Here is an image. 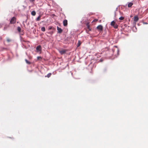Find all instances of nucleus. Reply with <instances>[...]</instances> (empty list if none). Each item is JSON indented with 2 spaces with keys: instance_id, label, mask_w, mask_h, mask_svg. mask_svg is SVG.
Instances as JSON below:
<instances>
[{
  "instance_id": "f257e3e1",
  "label": "nucleus",
  "mask_w": 148,
  "mask_h": 148,
  "mask_svg": "<svg viewBox=\"0 0 148 148\" xmlns=\"http://www.w3.org/2000/svg\"><path fill=\"white\" fill-rule=\"evenodd\" d=\"M110 25L115 29H117L118 27V25L114 21H113L111 23Z\"/></svg>"
},
{
  "instance_id": "f03ea898",
  "label": "nucleus",
  "mask_w": 148,
  "mask_h": 148,
  "mask_svg": "<svg viewBox=\"0 0 148 148\" xmlns=\"http://www.w3.org/2000/svg\"><path fill=\"white\" fill-rule=\"evenodd\" d=\"M16 18L15 17H13L11 19L10 21V24H14L16 22Z\"/></svg>"
},
{
  "instance_id": "7ed1b4c3",
  "label": "nucleus",
  "mask_w": 148,
  "mask_h": 148,
  "mask_svg": "<svg viewBox=\"0 0 148 148\" xmlns=\"http://www.w3.org/2000/svg\"><path fill=\"white\" fill-rule=\"evenodd\" d=\"M97 28L98 29V30L101 31H102L103 30V27L101 25H98L97 27Z\"/></svg>"
},
{
  "instance_id": "20e7f679",
  "label": "nucleus",
  "mask_w": 148,
  "mask_h": 148,
  "mask_svg": "<svg viewBox=\"0 0 148 148\" xmlns=\"http://www.w3.org/2000/svg\"><path fill=\"white\" fill-rule=\"evenodd\" d=\"M36 50H37V52H38L39 51H41V46L40 45L37 46L36 47Z\"/></svg>"
},
{
  "instance_id": "39448f33",
  "label": "nucleus",
  "mask_w": 148,
  "mask_h": 148,
  "mask_svg": "<svg viewBox=\"0 0 148 148\" xmlns=\"http://www.w3.org/2000/svg\"><path fill=\"white\" fill-rule=\"evenodd\" d=\"M57 29L58 31V33H61L62 32V29L58 26L57 27Z\"/></svg>"
},
{
  "instance_id": "423d86ee",
  "label": "nucleus",
  "mask_w": 148,
  "mask_h": 148,
  "mask_svg": "<svg viewBox=\"0 0 148 148\" xmlns=\"http://www.w3.org/2000/svg\"><path fill=\"white\" fill-rule=\"evenodd\" d=\"M63 25L64 26H66L67 25V21L66 20H64L63 21Z\"/></svg>"
},
{
  "instance_id": "0eeeda50",
  "label": "nucleus",
  "mask_w": 148,
  "mask_h": 148,
  "mask_svg": "<svg viewBox=\"0 0 148 148\" xmlns=\"http://www.w3.org/2000/svg\"><path fill=\"white\" fill-rule=\"evenodd\" d=\"M139 18L138 16H135L134 17V21L135 22H137Z\"/></svg>"
},
{
  "instance_id": "6e6552de",
  "label": "nucleus",
  "mask_w": 148,
  "mask_h": 148,
  "mask_svg": "<svg viewBox=\"0 0 148 148\" xmlns=\"http://www.w3.org/2000/svg\"><path fill=\"white\" fill-rule=\"evenodd\" d=\"M66 50H62L59 51L60 53L61 54H64L66 53Z\"/></svg>"
},
{
  "instance_id": "1a4fd4ad",
  "label": "nucleus",
  "mask_w": 148,
  "mask_h": 148,
  "mask_svg": "<svg viewBox=\"0 0 148 148\" xmlns=\"http://www.w3.org/2000/svg\"><path fill=\"white\" fill-rule=\"evenodd\" d=\"M133 4V3L132 2H130L128 3V7L129 8L131 7L132 6Z\"/></svg>"
},
{
  "instance_id": "9d476101",
  "label": "nucleus",
  "mask_w": 148,
  "mask_h": 148,
  "mask_svg": "<svg viewBox=\"0 0 148 148\" xmlns=\"http://www.w3.org/2000/svg\"><path fill=\"white\" fill-rule=\"evenodd\" d=\"M31 14L33 16H35L36 14V12H35V11H32L31 12Z\"/></svg>"
},
{
  "instance_id": "9b49d317",
  "label": "nucleus",
  "mask_w": 148,
  "mask_h": 148,
  "mask_svg": "<svg viewBox=\"0 0 148 148\" xmlns=\"http://www.w3.org/2000/svg\"><path fill=\"white\" fill-rule=\"evenodd\" d=\"M41 17V16L40 15L36 19V20L37 21H39L40 20V18Z\"/></svg>"
},
{
  "instance_id": "f8f14e48",
  "label": "nucleus",
  "mask_w": 148,
  "mask_h": 148,
  "mask_svg": "<svg viewBox=\"0 0 148 148\" xmlns=\"http://www.w3.org/2000/svg\"><path fill=\"white\" fill-rule=\"evenodd\" d=\"M51 73H48L47 75L45 77H47L49 78V77L51 76Z\"/></svg>"
},
{
  "instance_id": "ddd939ff",
  "label": "nucleus",
  "mask_w": 148,
  "mask_h": 148,
  "mask_svg": "<svg viewBox=\"0 0 148 148\" xmlns=\"http://www.w3.org/2000/svg\"><path fill=\"white\" fill-rule=\"evenodd\" d=\"M41 30L42 32H45V28L44 27H42L41 28Z\"/></svg>"
},
{
  "instance_id": "4468645a",
  "label": "nucleus",
  "mask_w": 148,
  "mask_h": 148,
  "mask_svg": "<svg viewBox=\"0 0 148 148\" xmlns=\"http://www.w3.org/2000/svg\"><path fill=\"white\" fill-rule=\"evenodd\" d=\"M87 28H88V29L89 30L91 31V29H90V26L88 24H87Z\"/></svg>"
},
{
  "instance_id": "2eb2a0df",
  "label": "nucleus",
  "mask_w": 148,
  "mask_h": 148,
  "mask_svg": "<svg viewBox=\"0 0 148 148\" xmlns=\"http://www.w3.org/2000/svg\"><path fill=\"white\" fill-rule=\"evenodd\" d=\"M25 62H26V63L27 64H31V62H30L29 61H28V60H27V59H25Z\"/></svg>"
},
{
  "instance_id": "dca6fc26",
  "label": "nucleus",
  "mask_w": 148,
  "mask_h": 148,
  "mask_svg": "<svg viewBox=\"0 0 148 148\" xmlns=\"http://www.w3.org/2000/svg\"><path fill=\"white\" fill-rule=\"evenodd\" d=\"M17 30L19 32H20L21 31V29L20 27H17Z\"/></svg>"
},
{
  "instance_id": "f3484780",
  "label": "nucleus",
  "mask_w": 148,
  "mask_h": 148,
  "mask_svg": "<svg viewBox=\"0 0 148 148\" xmlns=\"http://www.w3.org/2000/svg\"><path fill=\"white\" fill-rule=\"evenodd\" d=\"M81 44V43L80 42L79 40L78 41V44H77V46L78 47H79V46Z\"/></svg>"
},
{
  "instance_id": "a211bd4d",
  "label": "nucleus",
  "mask_w": 148,
  "mask_h": 148,
  "mask_svg": "<svg viewBox=\"0 0 148 148\" xmlns=\"http://www.w3.org/2000/svg\"><path fill=\"white\" fill-rule=\"evenodd\" d=\"M124 18L123 17L121 16L119 18V19L120 20H123L124 19Z\"/></svg>"
},
{
  "instance_id": "6ab92c4d",
  "label": "nucleus",
  "mask_w": 148,
  "mask_h": 148,
  "mask_svg": "<svg viewBox=\"0 0 148 148\" xmlns=\"http://www.w3.org/2000/svg\"><path fill=\"white\" fill-rule=\"evenodd\" d=\"M52 27H51V26H49V28H48V30H51V29H52Z\"/></svg>"
},
{
  "instance_id": "aec40b11",
  "label": "nucleus",
  "mask_w": 148,
  "mask_h": 148,
  "mask_svg": "<svg viewBox=\"0 0 148 148\" xmlns=\"http://www.w3.org/2000/svg\"><path fill=\"white\" fill-rule=\"evenodd\" d=\"M98 21V19H95L92 21V22H96V21Z\"/></svg>"
},
{
  "instance_id": "412c9836",
  "label": "nucleus",
  "mask_w": 148,
  "mask_h": 148,
  "mask_svg": "<svg viewBox=\"0 0 148 148\" xmlns=\"http://www.w3.org/2000/svg\"><path fill=\"white\" fill-rule=\"evenodd\" d=\"M7 41L8 42H10V41H11V40L9 39V38H8L7 39Z\"/></svg>"
},
{
  "instance_id": "4be33fe9",
  "label": "nucleus",
  "mask_w": 148,
  "mask_h": 148,
  "mask_svg": "<svg viewBox=\"0 0 148 148\" xmlns=\"http://www.w3.org/2000/svg\"><path fill=\"white\" fill-rule=\"evenodd\" d=\"M37 58L38 59H39V58H41V57H37Z\"/></svg>"
},
{
  "instance_id": "5701e85b",
  "label": "nucleus",
  "mask_w": 148,
  "mask_h": 148,
  "mask_svg": "<svg viewBox=\"0 0 148 148\" xmlns=\"http://www.w3.org/2000/svg\"><path fill=\"white\" fill-rule=\"evenodd\" d=\"M144 24H147V23H144Z\"/></svg>"
},
{
  "instance_id": "b1692460",
  "label": "nucleus",
  "mask_w": 148,
  "mask_h": 148,
  "mask_svg": "<svg viewBox=\"0 0 148 148\" xmlns=\"http://www.w3.org/2000/svg\"><path fill=\"white\" fill-rule=\"evenodd\" d=\"M1 26L0 25V28H1Z\"/></svg>"
}]
</instances>
